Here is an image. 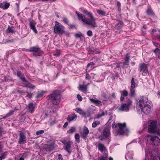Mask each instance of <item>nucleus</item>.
<instances>
[{
	"label": "nucleus",
	"mask_w": 160,
	"mask_h": 160,
	"mask_svg": "<svg viewBox=\"0 0 160 160\" xmlns=\"http://www.w3.org/2000/svg\"><path fill=\"white\" fill-rule=\"evenodd\" d=\"M80 10L82 12L88 16L90 18H87L82 14L76 12V13L78 16V19L79 20H81L85 24L89 25L92 28L96 27L97 25L95 21L96 19L93 17L92 13L86 10H82V8H80Z\"/></svg>",
	"instance_id": "f257e3e1"
},
{
	"label": "nucleus",
	"mask_w": 160,
	"mask_h": 160,
	"mask_svg": "<svg viewBox=\"0 0 160 160\" xmlns=\"http://www.w3.org/2000/svg\"><path fill=\"white\" fill-rule=\"evenodd\" d=\"M48 99L51 100L52 103L54 105H58L59 104L61 100L60 91L59 90L54 91L47 97Z\"/></svg>",
	"instance_id": "f03ea898"
},
{
	"label": "nucleus",
	"mask_w": 160,
	"mask_h": 160,
	"mask_svg": "<svg viewBox=\"0 0 160 160\" xmlns=\"http://www.w3.org/2000/svg\"><path fill=\"white\" fill-rule=\"evenodd\" d=\"M157 121H151L148 126V131L150 133L160 136L159 129L157 125Z\"/></svg>",
	"instance_id": "7ed1b4c3"
},
{
	"label": "nucleus",
	"mask_w": 160,
	"mask_h": 160,
	"mask_svg": "<svg viewBox=\"0 0 160 160\" xmlns=\"http://www.w3.org/2000/svg\"><path fill=\"white\" fill-rule=\"evenodd\" d=\"M132 102L129 99H128L126 103H122L121 105L118 108V110L120 111L127 112L129 110L130 106L132 105Z\"/></svg>",
	"instance_id": "20e7f679"
},
{
	"label": "nucleus",
	"mask_w": 160,
	"mask_h": 160,
	"mask_svg": "<svg viewBox=\"0 0 160 160\" xmlns=\"http://www.w3.org/2000/svg\"><path fill=\"white\" fill-rule=\"evenodd\" d=\"M117 125L119 127L118 133L120 135H123L129 132V130L126 127V123H124L122 124L119 123Z\"/></svg>",
	"instance_id": "39448f33"
},
{
	"label": "nucleus",
	"mask_w": 160,
	"mask_h": 160,
	"mask_svg": "<svg viewBox=\"0 0 160 160\" xmlns=\"http://www.w3.org/2000/svg\"><path fill=\"white\" fill-rule=\"evenodd\" d=\"M64 27L60 24L58 22H55V25L54 27V32L56 33L62 34L65 32Z\"/></svg>",
	"instance_id": "423d86ee"
},
{
	"label": "nucleus",
	"mask_w": 160,
	"mask_h": 160,
	"mask_svg": "<svg viewBox=\"0 0 160 160\" xmlns=\"http://www.w3.org/2000/svg\"><path fill=\"white\" fill-rule=\"evenodd\" d=\"M138 69L143 76L146 75L148 73V64L144 63H141L139 65Z\"/></svg>",
	"instance_id": "0eeeda50"
},
{
	"label": "nucleus",
	"mask_w": 160,
	"mask_h": 160,
	"mask_svg": "<svg viewBox=\"0 0 160 160\" xmlns=\"http://www.w3.org/2000/svg\"><path fill=\"white\" fill-rule=\"evenodd\" d=\"M56 144L53 142L48 143V144H44L43 146V148L46 151L50 152L56 148Z\"/></svg>",
	"instance_id": "6e6552de"
},
{
	"label": "nucleus",
	"mask_w": 160,
	"mask_h": 160,
	"mask_svg": "<svg viewBox=\"0 0 160 160\" xmlns=\"http://www.w3.org/2000/svg\"><path fill=\"white\" fill-rule=\"evenodd\" d=\"M148 138L150 139L151 143L152 145H160V139L157 136L151 137L149 136Z\"/></svg>",
	"instance_id": "1a4fd4ad"
},
{
	"label": "nucleus",
	"mask_w": 160,
	"mask_h": 160,
	"mask_svg": "<svg viewBox=\"0 0 160 160\" xmlns=\"http://www.w3.org/2000/svg\"><path fill=\"white\" fill-rule=\"evenodd\" d=\"M110 134V130L108 128H105L103 132V134L101 135L99 138L102 141L107 138Z\"/></svg>",
	"instance_id": "9d476101"
},
{
	"label": "nucleus",
	"mask_w": 160,
	"mask_h": 160,
	"mask_svg": "<svg viewBox=\"0 0 160 160\" xmlns=\"http://www.w3.org/2000/svg\"><path fill=\"white\" fill-rule=\"evenodd\" d=\"M26 142V138L25 134L23 132H21L19 135L18 143L19 144H24Z\"/></svg>",
	"instance_id": "9b49d317"
},
{
	"label": "nucleus",
	"mask_w": 160,
	"mask_h": 160,
	"mask_svg": "<svg viewBox=\"0 0 160 160\" xmlns=\"http://www.w3.org/2000/svg\"><path fill=\"white\" fill-rule=\"evenodd\" d=\"M148 98L144 97H142L140 98L139 100V106L140 107H142L147 105L148 104Z\"/></svg>",
	"instance_id": "f8f14e48"
},
{
	"label": "nucleus",
	"mask_w": 160,
	"mask_h": 160,
	"mask_svg": "<svg viewBox=\"0 0 160 160\" xmlns=\"http://www.w3.org/2000/svg\"><path fill=\"white\" fill-rule=\"evenodd\" d=\"M154 151H152L149 152V155L151 157V160H160V156H157Z\"/></svg>",
	"instance_id": "ddd939ff"
},
{
	"label": "nucleus",
	"mask_w": 160,
	"mask_h": 160,
	"mask_svg": "<svg viewBox=\"0 0 160 160\" xmlns=\"http://www.w3.org/2000/svg\"><path fill=\"white\" fill-rule=\"evenodd\" d=\"M140 108L141 111L143 112L146 114H149L150 112L151 106L149 104Z\"/></svg>",
	"instance_id": "4468645a"
},
{
	"label": "nucleus",
	"mask_w": 160,
	"mask_h": 160,
	"mask_svg": "<svg viewBox=\"0 0 160 160\" xmlns=\"http://www.w3.org/2000/svg\"><path fill=\"white\" fill-rule=\"evenodd\" d=\"M89 132V131L88 128L86 126H84L83 128V132L81 135V137L84 139L86 140L87 138Z\"/></svg>",
	"instance_id": "2eb2a0df"
},
{
	"label": "nucleus",
	"mask_w": 160,
	"mask_h": 160,
	"mask_svg": "<svg viewBox=\"0 0 160 160\" xmlns=\"http://www.w3.org/2000/svg\"><path fill=\"white\" fill-rule=\"evenodd\" d=\"M121 93V96L120 98V100L121 102H122L124 100V97L127 96L128 95V92L126 90H123L120 91Z\"/></svg>",
	"instance_id": "dca6fc26"
},
{
	"label": "nucleus",
	"mask_w": 160,
	"mask_h": 160,
	"mask_svg": "<svg viewBox=\"0 0 160 160\" xmlns=\"http://www.w3.org/2000/svg\"><path fill=\"white\" fill-rule=\"evenodd\" d=\"M41 50L40 48L36 47H33L30 48L29 50H27V51L33 52V53H39Z\"/></svg>",
	"instance_id": "f3484780"
},
{
	"label": "nucleus",
	"mask_w": 160,
	"mask_h": 160,
	"mask_svg": "<svg viewBox=\"0 0 160 160\" xmlns=\"http://www.w3.org/2000/svg\"><path fill=\"white\" fill-rule=\"evenodd\" d=\"M36 24V23L35 22L32 21H30L29 23V25L30 28L32 29L34 32L37 33H38V31L35 27V26Z\"/></svg>",
	"instance_id": "a211bd4d"
},
{
	"label": "nucleus",
	"mask_w": 160,
	"mask_h": 160,
	"mask_svg": "<svg viewBox=\"0 0 160 160\" xmlns=\"http://www.w3.org/2000/svg\"><path fill=\"white\" fill-rule=\"evenodd\" d=\"M88 85V84L86 85H80L78 87L79 90L84 93H86L88 91L87 88Z\"/></svg>",
	"instance_id": "6ab92c4d"
},
{
	"label": "nucleus",
	"mask_w": 160,
	"mask_h": 160,
	"mask_svg": "<svg viewBox=\"0 0 160 160\" xmlns=\"http://www.w3.org/2000/svg\"><path fill=\"white\" fill-rule=\"evenodd\" d=\"M77 116L75 113L72 114L71 115H68L67 118V120L69 122H71L72 121H73L75 119H76Z\"/></svg>",
	"instance_id": "aec40b11"
},
{
	"label": "nucleus",
	"mask_w": 160,
	"mask_h": 160,
	"mask_svg": "<svg viewBox=\"0 0 160 160\" xmlns=\"http://www.w3.org/2000/svg\"><path fill=\"white\" fill-rule=\"evenodd\" d=\"M35 106L32 103H30L28 105V109L29 112L33 113L34 111Z\"/></svg>",
	"instance_id": "412c9836"
},
{
	"label": "nucleus",
	"mask_w": 160,
	"mask_h": 160,
	"mask_svg": "<svg viewBox=\"0 0 160 160\" xmlns=\"http://www.w3.org/2000/svg\"><path fill=\"white\" fill-rule=\"evenodd\" d=\"M17 76L19 77L23 82H27L28 81L26 80L24 75L20 72L18 71L17 73Z\"/></svg>",
	"instance_id": "4be33fe9"
},
{
	"label": "nucleus",
	"mask_w": 160,
	"mask_h": 160,
	"mask_svg": "<svg viewBox=\"0 0 160 160\" xmlns=\"http://www.w3.org/2000/svg\"><path fill=\"white\" fill-rule=\"evenodd\" d=\"M25 82L26 84L24 86V87L28 88H29V89L32 90L36 88V86L35 85L29 82L28 81V82Z\"/></svg>",
	"instance_id": "5701e85b"
},
{
	"label": "nucleus",
	"mask_w": 160,
	"mask_h": 160,
	"mask_svg": "<svg viewBox=\"0 0 160 160\" xmlns=\"http://www.w3.org/2000/svg\"><path fill=\"white\" fill-rule=\"evenodd\" d=\"M10 6V3H0V8H2L3 9H8Z\"/></svg>",
	"instance_id": "b1692460"
},
{
	"label": "nucleus",
	"mask_w": 160,
	"mask_h": 160,
	"mask_svg": "<svg viewBox=\"0 0 160 160\" xmlns=\"http://www.w3.org/2000/svg\"><path fill=\"white\" fill-rule=\"evenodd\" d=\"M98 147L99 150L102 152H103L104 151H106L107 150V148L103 144H99L98 145Z\"/></svg>",
	"instance_id": "393cba45"
},
{
	"label": "nucleus",
	"mask_w": 160,
	"mask_h": 160,
	"mask_svg": "<svg viewBox=\"0 0 160 160\" xmlns=\"http://www.w3.org/2000/svg\"><path fill=\"white\" fill-rule=\"evenodd\" d=\"M90 101L94 103L96 106L99 105L101 103V101L97 99H94L92 98H89Z\"/></svg>",
	"instance_id": "a878e982"
},
{
	"label": "nucleus",
	"mask_w": 160,
	"mask_h": 160,
	"mask_svg": "<svg viewBox=\"0 0 160 160\" xmlns=\"http://www.w3.org/2000/svg\"><path fill=\"white\" fill-rule=\"evenodd\" d=\"M71 148V143H68L67 145H65V147L64 148V149L66 150L69 154L71 153L72 152Z\"/></svg>",
	"instance_id": "bb28decb"
},
{
	"label": "nucleus",
	"mask_w": 160,
	"mask_h": 160,
	"mask_svg": "<svg viewBox=\"0 0 160 160\" xmlns=\"http://www.w3.org/2000/svg\"><path fill=\"white\" fill-rule=\"evenodd\" d=\"M130 96L131 97H134L135 95V88L130 87Z\"/></svg>",
	"instance_id": "cd10ccee"
},
{
	"label": "nucleus",
	"mask_w": 160,
	"mask_h": 160,
	"mask_svg": "<svg viewBox=\"0 0 160 160\" xmlns=\"http://www.w3.org/2000/svg\"><path fill=\"white\" fill-rule=\"evenodd\" d=\"M147 14L148 15H150L152 16H155V14L152 10L150 8H148L146 11Z\"/></svg>",
	"instance_id": "c85d7f7f"
},
{
	"label": "nucleus",
	"mask_w": 160,
	"mask_h": 160,
	"mask_svg": "<svg viewBox=\"0 0 160 160\" xmlns=\"http://www.w3.org/2000/svg\"><path fill=\"white\" fill-rule=\"evenodd\" d=\"M108 157V154L106 153H104L103 155L99 158L98 160H107Z\"/></svg>",
	"instance_id": "c756f323"
},
{
	"label": "nucleus",
	"mask_w": 160,
	"mask_h": 160,
	"mask_svg": "<svg viewBox=\"0 0 160 160\" xmlns=\"http://www.w3.org/2000/svg\"><path fill=\"white\" fill-rule=\"evenodd\" d=\"M75 111L76 112L81 115H85V113L80 108H76Z\"/></svg>",
	"instance_id": "7c9ffc66"
},
{
	"label": "nucleus",
	"mask_w": 160,
	"mask_h": 160,
	"mask_svg": "<svg viewBox=\"0 0 160 160\" xmlns=\"http://www.w3.org/2000/svg\"><path fill=\"white\" fill-rule=\"evenodd\" d=\"M45 93L44 91H42L41 92L38 91L37 92V95L36 96V98H38L42 96L44 93Z\"/></svg>",
	"instance_id": "2f4dec72"
},
{
	"label": "nucleus",
	"mask_w": 160,
	"mask_h": 160,
	"mask_svg": "<svg viewBox=\"0 0 160 160\" xmlns=\"http://www.w3.org/2000/svg\"><path fill=\"white\" fill-rule=\"evenodd\" d=\"M60 141L65 146L68 143H71V142L70 141V140H65V139H62L60 140Z\"/></svg>",
	"instance_id": "473e14b6"
},
{
	"label": "nucleus",
	"mask_w": 160,
	"mask_h": 160,
	"mask_svg": "<svg viewBox=\"0 0 160 160\" xmlns=\"http://www.w3.org/2000/svg\"><path fill=\"white\" fill-rule=\"evenodd\" d=\"M8 154L7 152H5L1 154V156L0 157V160L4 159L6 157Z\"/></svg>",
	"instance_id": "72a5a7b5"
},
{
	"label": "nucleus",
	"mask_w": 160,
	"mask_h": 160,
	"mask_svg": "<svg viewBox=\"0 0 160 160\" xmlns=\"http://www.w3.org/2000/svg\"><path fill=\"white\" fill-rule=\"evenodd\" d=\"M97 13L100 15H101L102 16H104L105 15V12L103 11H102L98 9L97 10Z\"/></svg>",
	"instance_id": "f704fd0d"
},
{
	"label": "nucleus",
	"mask_w": 160,
	"mask_h": 160,
	"mask_svg": "<svg viewBox=\"0 0 160 160\" xmlns=\"http://www.w3.org/2000/svg\"><path fill=\"white\" fill-rule=\"evenodd\" d=\"M7 32L8 33H14V30L12 28H11L10 26H8L7 30Z\"/></svg>",
	"instance_id": "c9c22d12"
},
{
	"label": "nucleus",
	"mask_w": 160,
	"mask_h": 160,
	"mask_svg": "<svg viewBox=\"0 0 160 160\" xmlns=\"http://www.w3.org/2000/svg\"><path fill=\"white\" fill-rule=\"evenodd\" d=\"M76 129L74 127H72L71 128L67 131L68 133H72L75 131Z\"/></svg>",
	"instance_id": "e433bc0d"
},
{
	"label": "nucleus",
	"mask_w": 160,
	"mask_h": 160,
	"mask_svg": "<svg viewBox=\"0 0 160 160\" xmlns=\"http://www.w3.org/2000/svg\"><path fill=\"white\" fill-rule=\"evenodd\" d=\"M75 138L76 141L78 142H80V135L78 133H76L75 135Z\"/></svg>",
	"instance_id": "4c0bfd02"
},
{
	"label": "nucleus",
	"mask_w": 160,
	"mask_h": 160,
	"mask_svg": "<svg viewBox=\"0 0 160 160\" xmlns=\"http://www.w3.org/2000/svg\"><path fill=\"white\" fill-rule=\"evenodd\" d=\"M100 124V122L98 121H97L94 122L92 124V126L93 128H95L97 125Z\"/></svg>",
	"instance_id": "58836bf2"
},
{
	"label": "nucleus",
	"mask_w": 160,
	"mask_h": 160,
	"mask_svg": "<svg viewBox=\"0 0 160 160\" xmlns=\"http://www.w3.org/2000/svg\"><path fill=\"white\" fill-rule=\"evenodd\" d=\"M131 83V85L130 87H133V88H135L136 83L134 81V79L133 78H132Z\"/></svg>",
	"instance_id": "ea45409f"
},
{
	"label": "nucleus",
	"mask_w": 160,
	"mask_h": 160,
	"mask_svg": "<svg viewBox=\"0 0 160 160\" xmlns=\"http://www.w3.org/2000/svg\"><path fill=\"white\" fill-rule=\"evenodd\" d=\"M123 23L122 22H120L119 23L117 24L116 25V27L118 28V29L121 28L122 26L123 25Z\"/></svg>",
	"instance_id": "a19ab883"
},
{
	"label": "nucleus",
	"mask_w": 160,
	"mask_h": 160,
	"mask_svg": "<svg viewBox=\"0 0 160 160\" xmlns=\"http://www.w3.org/2000/svg\"><path fill=\"white\" fill-rule=\"evenodd\" d=\"M75 36L76 38H81V37H83V35L80 32H79V33H76Z\"/></svg>",
	"instance_id": "79ce46f5"
},
{
	"label": "nucleus",
	"mask_w": 160,
	"mask_h": 160,
	"mask_svg": "<svg viewBox=\"0 0 160 160\" xmlns=\"http://www.w3.org/2000/svg\"><path fill=\"white\" fill-rule=\"evenodd\" d=\"M130 57L129 56V54L128 53H127L126 55V56L124 59L125 61L129 62V60L130 59Z\"/></svg>",
	"instance_id": "37998d69"
},
{
	"label": "nucleus",
	"mask_w": 160,
	"mask_h": 160,
	"mask_svg": "<svg viewBox=\"0 0 160 160\" xmlns=\"http://www.w3.org/2000/svg\"><path fill=\"white\" fill-rule=\"evenodd\" d=\"M14 112V110H10L9 111V112L7 114V117H10V116L12 115L13 114Z\"/></svg>",
	"instance_id": "c03bdc74"
},
{
	"label": "nucleus",
	"mask_w": 160,
	"mask_h": 160,
	"mask_svg": "<svg viewBox=\"0 0 160 160\" xmlns=\"http://www.w3.org/2000/svg\"><path fill=\"white\" fill-rule=\"evenodd\" d=\"M154 52L156 54H160V50L158 48H156L154 51Z\"/></svg>",
	"instance_id": "a18cd8bd"
},
{
	"label": "nucleus",
	"mask_w": 160,
	"mask_h": 160,
	"mask_svg": "<svg viewBox=\"0 0 160 160\" xmlns=\"http://www.w3.org/2000/svg\"><path fill=\"white\" fill-rule=\"evenodd\" d=\"M44 132V131L43 130H41L37 131L36 132V134L37 135H39L40 134L43 133Z\"/></svg>",
	"instance_id": "49530a36"
},
{
	"label": "nucleus",
	"mask_w": 160,
	"mask_h": 160,
	"mask_svg": "<svg viewBox=\"0 0 160 160\" xmlns=\"http://www.w3.org/2000/svg\"><path fill=\"white\" fill-rule=\"evenodd\" d=\"M104 115H105V113H104V112H102V113H101V114H97V118H98V119L99 118L101 117L104 116Z\"/></svg>",
	"instance_id": "de8ad7c7"
},
{
	"label": "nucleus",
	"mask_w": 160,
	"mask_h": 160,
	"mask_svg": "<svg viewBox=\"0 0 160 160\" xmlns=\"http://www.w3.org/2000/svg\"><path fill=\"white\" fill-rule=\"evenodd\" d=\"M94 65V63L93 62H91L88 63L87 65V68L91 66V67H92V66Z\"/></svg>",
	"instance_id": "09e8293b"
},
{
	"label": "nucleus",
	"mask_w": 160,
	"mask_h": 160,
	"mask_svg": "<svg viewBox=\"0 0 160 160\" xmlns=\"http://www.w3.org/2000/svg\"><path fill=\"white\" fill-rule=\"evenodd\" d=\"M87 35L89 37L92 36V32L91 30H88L87 32Z\"/></svg>",
	"instance_id": "8fccbe9b"
},
{
	"label": "nucleus",
	"mask_w": 160,
	"mask_h": 160,
	"mask_svg": "<svg viewBox=\"0 0 160 160\" xmlns=\"http://www.w3.org/2000/svg\"><path fill=\"white\" fill-rule=\"evenodd\" d=\"M123 66L122 67L124 68L125 67L126 65H128L129 64V62L125 61L124 62H123Z\"/></svg>",
	"instance_id": "3c124183"
},
{
	"label": "nucleus",
	"mask_w": 160,
	"mask_h": 160,
	"mask_svg": "<svg viewBox=\"0 0 160 160\" xmlns=\"http://www.w3.org/2000/svg\"><path fill=\"white\" fill-rule=\"evenodd\" d=\"M77 98H78V100L80 101H82V98L79 94H78L77 95Z\"/></svg>",
	"instance_id": "603ef678"
},
{
	"label": "nucleus",
	"mask_w": 160,
	"mask_h": 160,
	"mask_svg": "<svg viewBox=\"0 0 160 160\" xmlns=\"http://www.w3.org/2000/svg\"><path fill=\"white\" fill-rule=\"evenodd\" d=\"M63 21L66 24H68V19L66 18H63Z\"/></svg>",
	"instance_id": "864d4df0"
},
{
	"label": "nucleus",
	"mask_w": 160,
	"mask_h": 160,
	"mask_svg": "<svg viewBox=\"0 0 160 160\" xmlns=\"http://www.w3.org/2000/svg\"><path fill=\"white\" fill-rule=\"evenodd\" d=\"M89 52L90 54H92L94 52H95L96 53H100V52H99L98 51H95V52H94V51H90Z\"/></svg>",
	"instance_id": "5fc2aeb1"
},
{
	"label": "nucleus",
	"mask_w": 160,
	"mask_h": 160,
	"mask_svg": "<svg viewBox=\"0 0 160 160\" xmlns=\"http://www.w3.org/2000/svg\"><path fill=\"white\" fill-rule=\"evenodd\" d=\"M58 159L59 160H62L63 158L61 154H59L58 155Z\"/></svg>",
	"instance_id": "6e6d98bb"
},
{
	"label": "nucleus",
	"mask_w": 160,
	"mask_h": 160,
	"mask_svg": "<svg viewBox=\"0 0 160 160\" xmlns=\"http://www.w3.org/2000/svg\"><path fill=\"white\" fill-rule=\"evenodd\" d=\"M117 127V125L116 124V123L114 122H113V123H112V128H116Z\"/></svg>",
	"instance_id": "4d7b16f0"
},
{
	"label": "nucleus",
	"mask_w": 160,
	"mask_h": 160,
	"mask_svg": "<svg viewBox=\"0 0 160 160\" xmlns=\"http://www.w3.org/2000/svg\"><path fill=\"white\" fill-rule=\"evenodd\" d=\"M1 142H0V152L2 151V150L3 148V146Z\"/></svg>",
	"instance_id": "13d9d810"
},
{
	"label": "nucleus",
	"mask_w": 160,
	"mask_h": 160,
	"mask_svg": "<svg viewBox=\"0 0 160 160\" xmlns=\"http://www.w3.org/2000/svg\"><path fill=\"white\" fill-rule=\"evenodd\" d=\"M86 78L89 79L91 78V76L88 73H87L86 75Z\"/></svg>",
	"instance_id": "bf43d9fd"
},
{
	"label": "nucleus",
	"mask_w": 160,
	"mask_h": 160,
	"mask_svg": "<svg viewBox=\"0 0 160 160\" xmlns=\"http://www.w3.org/2000/svg\"><path fill=\"white\" fill-rule=\"evenodd\" d=\"M121 4L120 2L117 1V6L118 8L121 7Z\"/></svg>",
	"instance_id": "052dcab7"
},
{
	"label": "nucleus",
	"mask_w": 160,
	"mask_h": 160,
	"mask_svg": "<svg viewBox=\"0 0 160 160\" xmlns=\"http://www.w3.org/2000/svg\"><path fill=\"white\" fill-rule=\"evenodd\" d=\"M27 93L28 94V95H27V97H28L29 98H30L32 97V94L31 93H29L28 92H27Z\"/></svg>",
	"instance_id": "680f3d73"
},
{
	"label": "nucleus",
	"mask_w": 160,
	"mask_h": 160,
	"mask_svg": "<svg viewBox=\"0 0 160 160\" xmlns=\"http://www.w3.org/2000/svg\"><path fill=\"white\" fill-rule=\"evenodd\" d=\"M60 53L59 52H57V53H55L53 54L54 56H55L56 57H58L60 56Z\"/></svg>",
	"instance_id": "e2e57ef3"
},
{
	"label": "nucleus",
	"mask_w": 160,
	"mask_h": 160,
	"mask_svg": "<svg viewBox=\"0 0 160 160\" xmlns=\"http://www.w3.org/2000/svg\"><path fill=\"white\" fill-rule=\"evenodd\" d=\"M142 31L144 34H145L146 33V30L145 28H144V27L142 29Z\"/></svg>",
	"instance_id": "0e129e2a"
},
{
	"label": "nucleus",
	"mask_w": 160,
	"mask_h": 160,
	"mask_svg": "<svg viewBox=\"0 0 160 160\" xmlns=\"http://www.w3.org/2000/svg\"><path fill=\"white\" fill-rule=\"evenodd\" d=\"M2 128L0 127V136H2Z\"/></svg>",
	"instance_id": "69168bd1"
},
{
	"label": "nucleus",
	"mask_w": 160,
	"mask_h": 160,
	"mask_svg": "<svg viewBox=\"0 0 160 160\" xmlns=\"http://www.w3.org/2000/svg\"><path fill=\"white\" fill-rule=\"evenodd\" d=\"M68 122H66L64 123V125L63 126V127L64 128H66L68 125Z\"/></svg>",
	"instance_id": "338daca9"
},
{
	"label": "nucleus",
	"mask_w": 160,
	"mask_h": 160,
	"mask_svg": "<svg viewBox=\"0 0 160 160\" xmlns=\"http://www.w3.org/2000/svg\"><path fill=\"white\" fill-rule=\"evenodd\" d=\"M112 98H115L116 96L114 93H112Z\"/></svg>",
	"instance_id": "774afa93"
}]
</instances>
